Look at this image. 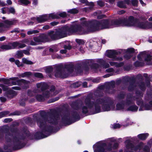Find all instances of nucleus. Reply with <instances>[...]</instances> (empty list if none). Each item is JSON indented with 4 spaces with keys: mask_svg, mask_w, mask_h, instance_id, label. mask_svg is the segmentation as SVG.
Masks as SVG:
<instances>
[{
    "mask_svg": "<svg viewBox=\"0 0 152 152\" xmlns=\"http://www.w3.org/2000/svg\"><path fill=\"white\" fill-rule=\"evenodd\" d=\"M135 22L136 21L134 19V18L132 16H130L128 20L124 18L113 22L111 23V25L110 24L107 20H103L97 22L96 23V29L94 30H91L90 31H94L99 29L109 28L117 26H130L134 25Z\"/></svg>",
    "mask_w": 152,
    "mask_h": 152,
    "instance_id": "1",
    "label": "nucleus"
},
{
    "mask_svg": "<svg viewBox=\"0 0 152 152\" xmlns=\"http://www.w3.org/2000/svg\"><path fill=\"white\" fill-rule=\"evenodd\" d=\"M106 102L104 100L102 99H97L95 103H94L91 102L89 99H86L85 100V102L81 106L82 112L84 113L88 112L89 109H91L94 107L96 113H98L100 112V104L102 105V109L104 111H108L113 110L114 108L113 104H105Z\"/></svg>",
    "mask_w": 152,
    "mask_h": 152,
    "instance_id": "2",
    "label": "nucleus"
},
{
    "mask_svg": "<svg viewBox=\"0 0 152 152\" xmlns=\"http://www.w3.org/2000/svg\"><path fill=\"white\" fill-rule=\"evenodd\" d=\"M83 28L80 27H77L74 30H69L72 33L78 32L79 34H82ZM69 30L67 28L64 27L59 29L56 32L52 31L50 32L48 34L51 38L53 39H57L66 37L67 35L68 32Z\"/></svg>",
    "mask_w": 152,
    "mask_h": 152,
    "instance_id": "3",
    "label": "nucleus"
},
{
    "mask_svg": "<svg viewBox=\"0 0 152 152\" xmlns=\"http://www.w3.org/2000/svg\"><path fill=\"white\" fill-rule=\"evenodd\" d=\"M18 78L17 77H12L7 80L4 78H0V82H3L5 84H9V81L12 80V82L13 85H20V83H22L21 85H27L30 83V82L29 81H26L23 79L20 80H18Z\"/></svg>",
    "mask_w": 152,
    "mask_h": 152,
    "instance_id": "4",
    "label": "nucleus"
},
{
    "mask_svg": "<svg viewBox=\"0 0 152 152\" xmlns=\"http://www.w3.org/2000/svg\"><path fill=\"white\" fill-rule=\"evenodd\" d=\"M59 18V17L57 14H50L49 15H44L40 16L37 18V20L39 23H42L48 19L58 18Z\"/></svg>",
    "mask_w": 152,
    "mask_h": 152,
    "instance_id": "5",
    "label": "nucleus"
},
{
    "mask_svg": "<svg viewBox=\"0 0 152 152\" xmlns=\"http://www.w3.org/2000/svg\"><path fill=\"white\" fill-rule=\"evenodd\" d=\"M4 23H0V32H2L10 27L11 25L14 24L16 22L15 20L10 21L7 20L4 21Z\"/></svg>",
    "mask_w": 152,
    "mask_h": 152,
    "instance_id": "6",
    "label": "nucleus"
},
{
    "mask_svg": "<svg viewBox=\"0 0 152 152\" xmlns=\"http://www.w3.org/2000/svg\"><path fill=\"white\" fill-rule=\"evenodd\" d=\"M136 100H137V104L140 106V107L139 109V111L144 110H148L152 109V101L149 104L144 105L140 98H136Z\"/></svg>",
    "mask_w": 152,
    "mask_h": 152,
    "instance_id": "7",
    "label": "nucleus"
},
{
    "mask_svg": "<svg viewBox=\"0 0 152 152\" xmlns=\"http://www.w3.org/2000/svg\"><path fill=\"white\" fill-rule=\"evenodd\" d=\"M125 143L126 147L127 148H128L130 147L132 150L135 152H138L142 148L143 146V144L140 143V145H138L136 147H133L132 145L130 143V141L129 140L126 141Z\"/></svg>",
    "mask_w": 152,
    "mask_h": 152,
    "instance_id": "8",
    "label": "nucleus"
},
{
    "mask_svg": "<svg viewBox=\"0 0 152 152\" xmlns=\"http://www.w3.org/2000/svg\"><path fill=\"white\" fill-rule=\"evenodd\" d=\"M107 56L110 58H113V61L122 60V58H118L116 57V55L118 54V52L115 50H109L107 51Z\"/></svg>",
    "mask_w": 152,
    "mask_h": 152,
    "instance_id": "9",
    "label": "nucleus"
},
{
    "mask_svg": "<svg viewBox=\"0 0 152 152\" xmlns=\"http://www.w3.org/2000/svg\"><path fill=\"white\" fill-rule=\"evenodd\" d=\"M50 93L47 91H44L43 93V96L40 94H34L36 99L39 101H41L44 100V97L48 98L50 96Z\"/></svg>",
    "mask_w": 152,
    "mask_h": 152,
    "instance_id": "10",
    "label": "nucleus"
},
{
    "mask_svg": "<svg viewBox=\"0 0 152 152\" xmlns=\"http://www.w3.org/2000/svg\"><path fill=\"white\" fill-rule=\"evenodd\" d=\"M55 75L56 77L65 78L66 77L64 71L61 69H58L55 71Z\"/></svg>",
    "mask_w": 152,
    "mask_h": 152,
    "instance_id": "11",
    "label": "nucleus"
},
{
    "mask_svg": "<svg viewBox=\"0 0 152 152\" xmlns=\"http://www.w3.org/2000/svg\"><path fill=\"white\" fill-rule=\"evenodd\" d=\"M133 103L132 98H131L129 100H128L126 103L125 104H118L116 105V109L117 110H121L124 109V107L126 106L127 105Z\"/></svg>",
    "mask_w": 152,
    "mask_h": 152,
    "instance_id": "12",
    "label": "nucleus"
},
{
    "mask_svg": "<svg viewBox=\"0 0 152 152\" xmlns=\"http://www.w3.org/2000/svg\"><path fill=\"white\" fill-rule=\"evenodd\" d=\"M93 147L95 149L94 152H97V151L99 149V152H105V150H104V148L99 145V143H97L94 145Z\"/></svg>",
    "mask_w": 152,
    "mask_h": 152,
    "instance_id": "13",
    "label": "nucleus"
},
{
    "mask_svg": "<svg viewBox=\"0 0 152 152\" xmlns=\"http://www.w3.org/2000/svg\"><path fill=\"white\" fill-rule=\"evenodd\" d=\"M0 48L5 50L11 49L10 43H9L7 44L2 45L1 46Z\"/></svg>",
    "mask_w": 152,
    "mask_h": 152,
    "instance_id": "14",
    "label": "nucleus"
},
{
    "mask_svg": "<svg viewBox=\"0 0 152 152\" xmlns=\"http://www.w3.org/2000/svg\"><path fill=\"white\" fill-rule=\"evenodd\" d=\"M148 136V134L147 133L142 134H139L138 135V137L141 140H145Z\"/></svg>",
    "mask_w": 152,
    "mask_h": 152,
    "instance_id": "15",
    "label": "nucleus"
},
{
    "mask_svg": "<svg viewBox=\"0 0 152 152\" xmlns=\"http://www.w3.org/2000/svg\"><path fill=\"white\" fill-rule=\"evenodd\" d=\"M22 62L27 64H32L33 63L31 61L29 60L27 58H23L22 59Z\"/></svg>",
    "mask_w": 152,
    "mask_h": 152,
    "instance_id": "16",
    "label": "nucleus"
},
{
    "mask_svg": "<svg viewBox=\"0 0 152 152\" xmlns=\"http://www.w3.org/2000/svg\"><path fill=\"white\" fill-rule=\"evenodd\" d=\"M31 73L30 72H26L22 73L19 75L20 77H28L31 75Z\"/></svg>",
    "mask_w": 152,
    "mask_h": 152,
    "instance_id": "17",
    "label": "nucleus"
},
{
    "mask_svg": "<svg viewBox=\"0 0 152 152\" xmlns=\"http://www.w3.org/2000/svg\"><path fill=\"white\" fill-rule=\"evenodd\" d=\"M11 49L15 48H18V42H14L12 43H10Z\"/></svg>",
    "mask_w": 152,
    "mask_h": 152,
    "instance_id": "18",
    "label": "nucleus"
},
{
    "mask_svg": "<svg viewBox=\"0 0 152 152\" xmlns=\"http://www.w3.org/2000/svg\"><path fill=\"white\" fill-rule=\"evenodd\" d=\"M21 4L27 5L30 3V1L28 0H19L18 1Z\"/></svg>",
    "mask_w": 152,
    "mask_h": 152,
    "instance_id": "19",
    "label": "nucleus"
},
{
    "mask_svg": "<svg viewBox=\"0 0 152 152\" xmlns=\"http://www.w3.org/2000/svg\"><path fill=\"white\" fill-rule=\"evenodd\" d=\"M38 92L39 91L37 90V89L33 91L31 90H28V94L29 96H32L34 95V94L38 93Z\"/></svg>",
    "mask_w": 152,
    "mask_h": 152,
    "instance_id": "20",
    "label": "nucleus"
},
{
    "mask_svg": "<svg viewBox=\"0 0 152 152\" xmlns=\"http://www.w3.org/2000/svg\"><path fill=\"white\" fill-rule=\"evenodd\" d=\"M138 110V107L136 106H131L127 109V110L132 111H135Z\"/></svg>",
    "mask_w": 152,
    "mask_h": 152,
    "instance_id": "21",
    "label": "nucleus"
},
{
    "mask_svg": "<svg viewBox=\"0 0 152 152\" xmlns=\"http://www.w3.org/2000/svg\"><path fill=\"white\" fill-rule=\"evenodd\" d=\"M117 6L121 8H124L126 7L125 3L122 1L118 2L117 3Z\"/></svg>",
    "mask_w": 152,
    "mask_h": 152,
    "instance_id": "22",
    "label": "nucleus"
},
{
    "mask_svg": "<svg viewBox=\"0 0 152 152\" xmlns=\"http://www.w3.org/2000/svg\"><path fill=\"white\" fill-rule=\"evenodd\" d=\"M16 56L18 58H20L23 56V53L22 51H19L17 52Z\"/></svg>",
    "mask_w": 152,
    "mask_h": 152,
    "instance_id": "23",
    "label": "nucleus"
},
{
    "mask_svg": "<svg viewBox=\"0 0 152 152\" xmlns=\"http://www.w3.org/2000/svg\"><path fill=\"white\" fill-rule=\"evenodd\" d=\"M53 71V68L51 66H49L46 68L45 69L46 73L49 74Z\"/></svg>",
    "mask_w": 152,
    "mask_h": 152,
    "instance_id": "24",
    "label": "nucleus"
},
{
    "mask_svg": "<svg viewBox=\"0 0 152 152\" xmlns=\"http://www.w3.org/2000/svg\"><path fill=\"white\" fill-rule=\"evenodd\" d=\"M45 83H37L36 84V85L37 88H42L44 87V86L45 85Z\"/></svg>",
    "mask_w": 152,
    "mask_h": 152,
    "instance_id": "25",
    "label": "nucleus"
},
{
    "mask_svg": "<svg viewBox=\"0 0 152 152\" xmlns=\"http://www.w3.org/2000/svg\"><path fill=\"white\" fill-rule=\"evenodd\" d=\"M38 32V31L37 30L29 31L27 32V34L28 35H31L33 34H35Z\"/></svg>",
    "mask_w": 152,
    "mask_h": 152,
    "instance_id": "26",
    "label": "nucleus"
},
{
    "mask_svg": "<svg viewBox=\"0 0 152 152\" xmlns=\"http://www.w3.org/2000/svg\"><path fill=\"white\" fill-rule=\"evenodd\" d=\"M34 41L36 42L37 44L38 43L40 42H42V41L41 40V38L40 37H34Z\"/></svg>",
    "mask_w": 152,
    "mask_h": 152,
    "instance_id": "27",
    "label": "nucleus"
},
{
    "mask_svg": "<svg viewBox=\"0 0 152 152\" xmlns=\"http://www.w3.org/2000/svg\"><path fill=\"white\" fill-rule=\"evenodd\" d=\"M34 76L37 77L42 78L43 77L42 74L40 73L36 72L34 73Z\"/></svg>",
    "mask_w": 152,
    "mask_h": 152,
    "instance_id": "28",
    "label": "nucleus"
},
{
    "mask_svg": "<svg viewBox=\"0 0 152 152\" xmlns=\"http://www.w3.org/2000/svg\"><path fill=\"white\" fill-rule=\"evenodd\" d=\"M9 13H11L14 14L15 13V10L14 8L12 7L8 8V10Z\"/></svg>",
    "mask_w": 152,
    "mask_h": 152,
    "instance_id": "29",
    "label": "nucleus"
},
{
    "mask_svg": "<svg viewBox=\"0 0 152 152\" xmlns=\"http://www.w3.org/2000/svg\"><path fill=\"white\" fill-rule=\"evenodd\" d=\"M76 42L79 45L84 44L85 42L82 39H76Z\"/></svg>",
    "mask_w": 152,
    "mask_h": 152,
    "instance_id": "30",
    "label": "nucleus"
},
{
    "mask_svg": "<svg viewBox=\"0 0 152 152\" xmlns=\"http://www.w3.org/2000/svg\"><path fill=\"white\" fill-rule=\"evenodd\" d=\"M15 63L18 67L23 66V64L20 62L19 60H15Z\"/></svg>",
    "mask_w": 152,
    "mask_h": 152,
    "instance_id": "31",
    "label": "nucleus"
},
{
    "mask_svg": "<svg viewBox=\"0 0 152 152\" xmlns=\"http://www.w3.org/2000/svg\"><path fill=\"white\" fill-rule=\"evenodd\" d=\"M139 27L140 28H152V24H151L150 25V26H149L148 27H146L143 24H141L139 26Z\"/></svg>",
    "mask_w": 152,
    "mask_h": 152,
    "instance_id": "32",
    "label": "nucleus"
},
{
    "mask_svg": "<svg viewBox=\"0 0 152 152\" xmlns=\"http://www.w3.org/2000/svg\"><path fill=\"white\" fill-rule=\"evenodd\" d=\"M68 12H69L71 13L75 14L77 13L78 12V11L76 9H74L69 10Z\"/></svg>",
    "mask_w": 152,
    "mask_h": 152,
    "instance_id": "33",
    "label": "nucleus"
},
{
    "mask_svg": "<svg viewBox=\"0 0 152 152\" xmlns=\"http://www.w3.org/2000/svg\"><path fill=\"white\" fill-rule=\"evenodd\" d=\"M98 4L100 6H103L104 4V2L102 0H99L97 2Z\"/></svg>",
    "mask_w": 152,
    "mask_h": 152,
    "instance_id": "34",
    "label": "nucleus"
},
{
    "mask_svg": "<svg viewBox=\"0 0 152 152\" xmlns=\"http://www.w3.org/2000/svg\"><path fill=\"white\" fill-rule=\"evenodd\" d=\"M112 126L114 129L119 128L121 127L120 125L119 124H114Z\"/></svg>",
    "mask_w": 152,
    "mask_h": 152,
    "instance_id": "35",
    "label": "nucleus"
},
{
    "mask_svg": "<svg viewBox=\"0 0 152 152\" xmlns=\"http://www.w3.org/2000/svg\"><path fill=\"white\" fill-rule=\"evenodd\" d=\"M8 8H3L1 9L2 12L3 14H5L6 13V11H8Z\"/></svg>",
    "mask_w": 152,
    "mask_h": 152,
    "instance_id": "36",
    "label": "nucleus"
},
{
    "mask_svg": "<svg viewBox=\"0 0 152 152\" xmlns=\"http://www.w3.org/2000/svg\"><path fill=\"white\" fill-rule=\"evenodd\" d=\"M26 46L25 44H21L18 42V48H22Z\"/></svg>",
    "mask_w": 152,
    "mask_h": 152,
    "instance_id": "37",
    "label": "nucleus"
},
{
    "mask_svg": "<svg viewBox=\"0 0 152 152\" xmlns=\"http://www.w3.org/2000/svg\"><path fill=\"white\" fill-rule=\"evenodd\" d=\"M64 49L66 50H69L71 49V47L70 46V45H65L64 46Z\"/></svg>",
    "mask_w": 152,
    "mask_h": 152,
    "instance_id": "38",
    "label": "nucleus"
},
{
    "mask_svg": "<svg viewBox=\"0 0 152 152\" xmlns=\"http://www.w3.org/2000/svg\"><path fill=\"white\" fill-rule=\"evenodd\" d=\"M59 15L61 17H64L66 16V14L65 12H63L59 14Z\"/></svg>",
    "mask_w": 152,
    "mask_h": 152,
    "instance_id": "39",
    "label": "nucleus"
},
{
    "mask_svg": "<svg viewBox=\"0 0 152 152\" xmlns=\"http://www.w3.org/2000/svg\"><path fill=\"white\" fill-rule=\"evenodd\" d=\"M7 114V113L6 112H2L0 113V118L3 117L5 116V115Z\"/></svg>",
    "mask_w": 152,
    "mask_h": 152,
    "instance_id": "40",
    "label": "nucleus"
},
{
    "mask_svg": "<svg viewBox=\"0 0 152 152\" xmlns=\"http://www.w3.org/2000/svg\"><path fill=\"white\" fill-rule=\"evenodd\" d=\"M37 124L40 127L42 126V125L43 124V123L40 121H37Z\"/></svg>",
    "mask_w": 152,
    "mask_h": 152,
    "instance_id": "41",
    "label": "nucleus"
},
{
    "mask_svg": "<svg viewBox=\"0 0 152 152\" xmlns=\"http://www.w3.org/2000/svg\"><path fill=\"white\" fill-rule=\"evenodd\" d=\"M151 59V56L149 55H147V58L145 59V60L146 61H150Z\"/></svg>",
    "mask_w": 152,
    "mask_h": 152,
    "instance_id": "42",
    "label": "nucleus"
},
{
    "mask_svg": "<svg viewBox=\"0 0 152 152\" xmlns=\"http://www.w3.org/2000/svg\"><path fill=\"white\" fill-rule=\"evenodd\" d=\"M132 3L133 6H136L137 4V0H133L132 2Z\"/></svg>",
    "mask_w": 152,
    "mask_h": 152,
    "instance_id": "43",
    "label": "nucleus"
},
{
    "mask_svg": "<svg viewBox=\"0 0 152 152\" xmlns=\"http://www.w3.org/2000/svg\"><path fill=\"white\" fill-rule=\"evenodd\" d=\"M37 44L35 42H34L33 41H31L30 42V45H37Z\"/></svg>",
    "mask_w": 152,
    "mask_h": 152,
    "instance_id": "44",
    "label": "nucleus"
},
{
    "mask_svg": "<svg viewBox=\"0 0 152 152\" xmlns=\"http://www.w3.org/2000/svg\"><path fill=\"white\" fill-rule=\"evenodd\" d=\"M0 87H2L4 91H6L7 90V88H5V86L2 84H0Z\"/></svg>",
    "mask_w": 152,
    "mask_h": 152,
    "instance_id": "45",
    "label": "nucleus"
},
{
    "mask_svg": "<svg viewBox=\"0 0 152 152\" xmlns=\"http://www.w3.org/2000/svg\"><path fill=\"white\" fill-rule=\"evenodd\" d=\"M128 53L133 52L134 51V49L133 48H129L127 49Z\"/></svg>",
    "mask_w": 152,
    "mask_h": 152,
    "instance_id": "46",
    "label": "nucleus"
},
{
    "mask_svg": "<svg viewBox=\"0 0 152 152\" xmlns=\"http://www.w3.org/2000/svg\"><path fill=\"white\" fill-rule=\"evenodd\" d=\"M6 5V4H5L3 1H0V5H1L2 6H5Z\"/></svg>",
    "mask_w": 152,
    "mask_h": 152,
    "instance_id": "47",
    "label": "nucleus"
},
{
    "mask_svg": "<svg viewBox=\"0 0 152 152\" xmlns=\"http://www.w3.org/2000/svg\"><path fill=\"white\" fill-rule=\"evenodd\" d=\"M38 4L37 0H33V4L35 5H36Z\"/></svg>",
    "mask_w": 152,
    "mask_h": 152,
    "instance_id": "48",
    "label": "nucleus"
},
{
    "mask_svg": "<svg viewBox=\"0 0 152 152\" xmlns=\"http://www.w3.org/2000/svg\"><path fill=\"white\" fill-rule=\"evenodd\" d=\"M12 88L13 89L16 90H20V88L18 86L13 87H12Z\"/></svg>",
    "mask_w": 152,
    "mask_h": 152,
    "instance_id": "49",
    "label": "nucleus"
},
{
    "mask_svg": "<svg viewBox=\"0 0 152 152\" xmlns=\"http://www.w3.org/2000/svg\"><path fill=\"white\" fill-rule=\"evenodd\" d=\"M110 65L112 66H117V65L116 64V63L114 62H110Z\"/></svg>",
    "mask_w": 152,
    "mask_h": 152,
    "instance_id": "50",
    "label": "nucleus"
},
{
    "mask_svg": "<svg viewBox=\"0 0 152 152\" xmlns=\"http://www.w3.org/2000/svg\"><path fill=\"white\" fill-rule=\"evenodd\" d=\"M109 66V64L108 63H106L103 65V67L105 68L108 67Z\"/></svg>",
    "mask_w": 152,
    "mask_h": 152,
    "instance_id": "51",
    "label": "nucleus"
},
{
    "mask_svg": "<svg viewBox=\"0 0 152 152\" xmlns=\"http://www.w3.org/2000/svg\"><path fill=\"white\" fill-rule=\"evenodd\" d=\"M113 71V69L112 68H109L106 70V71L108 72H112Z\"/></svg>",
    "mask_w": 152,
    "mask_h": 152,
    "instance_id": "52",
    "label": "nucleus"
},
{
    "mask_svg": "<svg viewBox=\"0 0 152 152\" xmlns=\"http://www.w3.org/2000/svg\"><path fill=\"white\" fill-rule=\"evenodd\" d=\"M57 50H55L54 48H50L49 49V51L50 52H55Z\"/></svg>",
    "mask_w": 152,
    "mask_h": 152,
    "instance_id": "53",
    "label": "nucleus"
},
{
    "mask_svg": "<svg viewBox=\"0 0 152 152\" xmlns=\"http://www.w3.org/2000/svg\"><path fill=\"white\" fill-rule=\"evenodd\" d=\"M9 61H10L11 62H15V60L14 59V58H10L9 59Z\"/></svg>",
    "mask_w": 152,
    "mask_h": 152,
    "instance_id": "54",
    "label": "nucleus"
},
{
    "mask_svg": "<svg viewBox=\"0 0 152 152\" xmlns=\"http://www.w3.org/2000/svg\"><path fill=\"white\" fill-rule=\"evenodd\" d=\"M0 99L1 100V101L2 102H4L6 100V99L3 97H0Z\"/></svg>",
    "mask_w": 152,
    "mask_h": 152,
    "instance_id": "55",
    "label": "nucleus"
},
{
    "mask_svg": "<svg viewBox=\"0 0 152 152\" xmlns=\"http://www.w3.org/2000/svg\"><path fill=\"white\" fill-rule=\"evenodd\" d=\"M22 51L23 52V53H24L25 54L27 55L29 54V52L27 50H23Z\"/></svg>",
    "mask_w": 152,
    "mask_h": 152,
    "instance_id": "56",
    "label": "nucleus"
},
{
    "mask_svg": "<svg viewBox=\"0 0 152 152\" xmlns=\"http://www.w3.org/2000/svg\"><path fill=\"white\" fill-rule=\"evenodd\" d=\"M60 52L61 53H65L66 52V50L64 49L61 50Z\"/></svg>",
    "mask_w": 152,
    "mask_h": 152,
    "instance_id": "57",
    "label": "nucleus"
},
{
    "mask_svg": "<svg viewBox=\"0 0 152 152\" xmlns=\"http://www.w3.org/2000/svg\"><path fill=\"white\" fill-rule=\"evenodd\" d=\"M11 120V119H6L4 120V122L6 123L10 121Z\"/></svg>",
    "mask_w": 152,
    "mask_h": 152,
    "instance_id": "58",
    "label": "nucleus"
},
{
    "mask_svg": "<svg viewBox=\"0 0 152 152\" xmlns=\"http://www.w3.org/2000/svg\"><path fill=\"white\" fill-rule=\"evenodd\" d=\"M7 2L9 5H11L12 4V1L11 0H7Z\"/></svg>",
    "mask_w": 152,
    "mask_h": 152,
    "instance_id": "59",
    "label": "nucleus"
},
{
    "mask_svg": "<svg viewBox=\"0 0 152 152\" xmlns=\"http://www.w3.org/2000/svg\"><path fill=\"white\" fill-rule=\"evenodd\" d=\"M5 39V37H0V41H2L4 40Z\"/></svg>",
    "mask_w": 152,
    "mask_h": 152,
    "instance_id": "60",
    "label": "nucleus"
},
{
    "mask_svg": "<svg viewBox=\"0 0 152 152\" xmlns=\"http://www.w3.org/2000/svg\"><path fill=\"white\" fill-rule=\"evenodd\" d=\"M58 23L56 22H53L50 23L52 25L54 26L57 25L58 24Z\"/></svg>",
    "mask_w": 152,
    "mask_h": 152,
    "instance_id": "61",
    "label": "nucleus"
},
{
    "mask_svg": "<svg viewBox=\"0 0 152 152\" xmlns=\"http://www.w3.org/2000/svg\"><path fill=\"white\" fill-rule=\"evenodd\" d=\"M49 28V27L48 26H45L43 27V28L44 29H48Z\"/></svg>",
    "mask_w": 152,
    "mask_h": 152,
    "instance_id": "62",
    "label": "nucleus"
},
{
    "mask_svg": "<svg viewBox=\"0 0 152 152\" xmlns=\"http://www.w3.org/2000/svg\"><path fill=\"white\" fill-rule=\"evenodd\" d=\"M80 1L81 2L84 3L86 2L87 0H80Z\"/></svg>",
    "mask_w": 152,
    "mask_h": 152,
    "instance_id": "63",
    "label": "nucleus"
},
{
    "mask_svg": "<svg viewBox=\"0 0 152 152\" xmlns=\"http://www.w3.org/2000/svg\"><path fill=\"white\" fill-rule=\"evenodd\" d=\"M125 13V11L124 10H121L120 11L119 14H121Z\"/></svg>",
    "mask_w": 152,
    "mask_h": 152,
    "instance_id": "64",
    "label": "nucleus"
}]
</instances>
